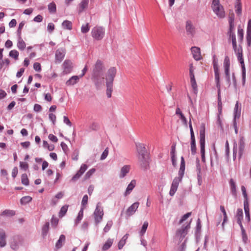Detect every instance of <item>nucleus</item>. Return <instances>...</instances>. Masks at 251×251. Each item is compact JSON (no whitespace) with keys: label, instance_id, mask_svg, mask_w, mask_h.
Returning <instances> with one entry per match:
<instances>
[{"label":"nucleus","instance_id":"1","mask_svg":"<svg viewBox=\"0 0 251 251\" xmlns=\"http://www.w3.org/2000/svg\"><path fill=\"white\" fill-rule=\"evenodd\" d=\"M104 68L101 61L98 60L93 71L92 80L97 89L99 90L104 86Z\"/></svg>","mask_w":251,"mask_h":251},{"label":"nucleus","instance_id":"2","mask_svg":"<svg viewBox=\"0 0 251 251\" xmlns=\"http://www.w3.org/2000/svg\"><path fill=\"white\" fill-rule=\"evenodd\" d=\"M138 162L142 168H146L148 165L149 154L145 144L135 143Z\"/></svg>","mask_w":251,"mask_h":251},{"label":"nucleus","instance_id":"3","mask_svg":"<svg viewBox=\"0 0 251 251\" xmlns=\"http://www.w3.org/2000/svg\"><path fill=\"white\" fill-rule=\"evenodd\" d=\"M116 69L115 67L110 68L107 72L105 75V85L106 87V94L107 98L111 97L113 91V81L116 74Z\"/></svg>","mask_w":251,"mask_h":251},{"label":"nucleus","instance_id":"4","mask_svg":"<svg viewBox=\"0 0 251 251\" xmlns=\"http://www.w3.org/2000/svg\"><path fill=\"white\" fill-rule=\"evenodd\" d=\"M200 144L201 160L203 163H205V126L204 125L201 126L200 130Z\"/></svg>","mask_w":251,"mask_h":251},{"label":"nucleus","instance_id":"5","mask_svg":"<svg viewBox=\"0 0 251 251\" xmlns=\"http://www.w3.org/2000/svg\"><path fill=\"white\" fill-rule=\"evenodd\" d=\"M211 7L214 13L219 18H223L225 17L224 8L220 3L219 0H213Z\"/></svg>","mask_w":251,"mask_h":251},{"label":"nucleus","instance_id":"6","mask_svg":"<svg viewBox=\"0 0 251 251\" xmlns=\"http://www.w3.org/2000/svg\"><path fill=\"white\" fill-rule=\"evenodd\" d=\"M185 160L183 156L181 157V163L180 166V168L178 171V176L176 177L172 183V185L177 187L178 186L179 183L181 181L182 178L184 176V171H185Z\"/></svg>","mask_w":251,"mask_h":251},{"label":"nucleus","instance_id":"7","mask_svg":"<svg viewBox=\"0 0 251 251\" xmlns=\"http://www.w3.org/2000/svg\"><path fill=\"white\" fill-rule=\"evenodd\" d=\"M215 80L216 87L218 89V109L219 115L221 114L222 111V102L221 96V84L220 81V74H215Z\"/></svg>","mask_w":251,"mask_h":251},{"label":"nucleus","instance_id":"8","mask_svg":"<svg viewBox=\"0 0 251 251\" xmlns=\"http://www.w3.org/2000/svg\"><path fill=\"white\" fill-rule=\"evenodd\" d=\"M92 36L97 40H101L105 34L104 29L101 26L94 27L92 30Z\"/></svg>","mask_w":251,"mask_h":251},{"label":"nucleus","instance_id":"9","mask_svg":"<svg viewBox=\"0 0 251 251\" xmlns=\"http://www.w3.org/2000/svg\"><path fill=\"white\" fill-rule=\"evenodd\" d=\"M100 202L97 203L94 212V219L96 224H98L101 221L103 216V208L100 206Z\"/></svg>","mask_w":251,"mask_h":251},{"label":"nucleus","instance_id":"10","mask_svg":"<svg viewBox=\"0 0 251 251\" xmlns=\"http://www.w3.org/2000/svg\"><path fill=\"white\" fill-rule=\"evenodd\" d=\"M185 29L188 35L193 36L196 33V28L190 20L186 22Z\"/></svg>","mask_w":251,"mask_h":251},{"label":"nucleus","instance_id":"11","mask_svg":"<svg viewBox=\"0 0 251 251\" xmlns=\"http://www.w3.org/2000/svg\"><path fill=\"white\" fill-rule=\"evenodd\" d=\"M239 159L241 158L243 155L245 153V141L244 137L241 136L240 137L239 141Z\"/></svg>","mask_w":251,"mask_h":251},{"label":"nucleus","instance_id":"12","mask_svg":"<svg viewBox=\"0 0 251 251\" xmlns=\"http://www.w3.org/2000/svg\"><path fill=\"white\" fill-rule=\"evenodd\" d=\"M73 68L72 62L69 60H66L62 64V68L63 69V73L65 74L70 73Z\"/></svg>","mask_w":251,"mask_h":251},{"label":"nucleus","instance_id":"13","mask_svg":"<svg viewBox=\"0 0 251 251\" xmlns=\"http://www.w3.org/2000/svg\"><path fill=\"white\" fill-rule=\"evenodd\" d=\"M139 205V202H135L130 206L126 211V215L127 217L132 215L136 211Z\"/></svg>","mask_w":251,"mask_h":251},{"label":"nucleus","instance_id":"14","mask_svg":"<svg viewBox=\"0 0 251 251\" xmlns=\"http://www.w3.org/2000/svg\"><path fill=\"white\" fill-rule=\"evenodd\" d=\"M191 52L193 58L197 61L200 60L201 59L200 49L197 47H193L191 49Z\"/></svg>","mask_w":251,"mask_h":251},{"label":"nucleus","instance_id":"15","mask_svg":"<svg viewBox=\"0 0 251 251\" xmlns=\"http://www.w3.org/2000/svg\"><path fill=\"white\" fill-rule=\"evenodd\" d=\"M65 51L63 49H58L55 53V60L59 63L61 62L65 57Z\"/></svg>","mask_w":251,"mask_h":251},{"label":"nucleus","instance_id":"16","mask_svg":"<svg viewBox=\"0 0 251 251\" xmlns=\"http://www.w3.org/2000/svg\"><path fill=\"white\" fill-rule=\"evenodd\" d=\"M190 228V224H188L186 226H183L180 229L177 230L176 234L181 237H184L187 233V230Z\"/></svg>","mask_w":251,"mask_h":251},{"label":"nucleus","instance_id":"17","mask_svg":"<svg viewBox=\"0 0 251 251\" xmlns=\"http://www.w3.org/2000/svg\"><path fill=\"white\" fill-rule=\"evenodd\" d=\"M6 233L3 229H0V247L3 248L6 245Z\"/></svg>","mask_w":251,"mask_h":251},{"label":"nucleus","instance_id":"18","mask_svg":"<svg viewBox=\"0 0 251 251\" xmlns=\"http://www.w3.org/2000/svg\"><path fill=\"white\" fill-rule=\"evenodd\" d=\"M88 196L85 195L83 196L82 201H81V208L80 210L79 211V220L82 218V214H83V210L85 208L86 205L87 204L88 202Z\"/></svg>","mask_w":251,"mask_h":251},{"label":"nucleus","instance_id":"19","mask_svg":"<svg viewBox=\"0 0 251 251\" xmlns=\"http://www.w3.org/2000/svg\"><path fill=\"white\" fill-rule=\"evenodd\" d=\"M66 240L65 236L62 234L60 236L59 239L57 240L55 244V248L57 250H59L62 248L63 244H64Z\"/></svg>","mask_w":251,"mask_h":251},{"label":"nucleus","instance_id":"20","mask_svg":"<svg viewBox=\"0 0 251 251\" xmlns=\"http://www.w3.org/2000/svg\"><path fill=\"white\" fill-rule=\"evenodd\" d=\"M136 185V181L135 180H132L130 182V183L128 185L127 187L126 188V191L125 193V196H126L129 195L132 190L134 189Z\"/></svg>","mask_w":251,"mask_h":251},{"label":"nucleus","instance_id":"21","mask_svg":"<svg viewBox=\"0 0 251 251\" xmlns=\"http://www.w3.org/2000/svg\"><path fill=\"white\" fill-rule=\"evenodd\" d=\"M17 48L21 50H25L26 47L25 42L22 39L21 36H19L17 45Z\"/></svg>","mask_w":251,"mask_h":251},{"label":"nucleus","instance_id":"22","mask_svg":"<svg viewBox=\"0 0 251 251\" xmlns=\"http://www.w3.org/2000/svg\"><path fill=\"white\" fill-rule=\"evenodd\" d=\"M244 208L246 218L248 219V221H250V209H249V205L248 201H244Z\"/></svg>","mask_w":251,"mask_h":251},{"label":"nucleus","instance_id":"23","mask_svg":"<svg viewBox=\"0 0 251 251\" xmlns=\"http://www.w3.org/2000/svg\"><path fill=\"white\" fill-rule=\"evenodd\" d=\"M130 170V166L128 165H125L121 170L120 177L123 178L125 177L126 175L129 172Z\"/></svg>","mask_w":251,"mask_h":251},{"label":"nucleus","instance_id":"24","mask_svg":"<svg viewBox=\"0 0 251 251\" xmlns=\"http://www.w3.org/2000/svg\"><path fill=\"white\" fill-rule=\"evenodd\" d=\"M229 185H230L231 192L233 196H236V183H235V181H234V180L232 178L230 179L229 180Z\"/></svg>","mask_w":251,"mask_h":251},{"label":"nucleus","instance_id":"25","mask_svg":"<svg viewBox=\"0 0 251 251\" xmlns=\"http://www.w3.org/2000/svg\"><path fill=\"white\" fill-rule=\"evenodd\" d=\"M62 26L64 29L71 30L72 28V23L69 21L65 20L62 23Z\"/></svg>","mask_w":251,"mask_h":251},{"label":"nucleus","instance_id":"26","mask_svg":"<svg viewBox=\"0 0 251 251\" xmlns=\"http://www.w3.org/2000/svg\"><path fill=\"white\" fill-rule=\"evenodd\" d=\"M236 217L237 218V223L242 222L243 217V210L241 208H238L237 210Z\"/></svg>","mask_w":251,"mask_h":251},{"label":"nucleus","instance_id":"27","mask_svg":"<svg viewBox=\"0 0 251 251\" xmlns=\"http://www.w3.org/2000/svg\"><path fill=\"white\" fill-rule=\"evenodd\" d=\"M190 77L191 86L193 89L194 93L196 94L197 92V85L195 76H190Z\"/></svg>","mask_w":251,"mask_h":251},{"label":"nucleus","instance_id":"28","mask_svg":"<svg viewBox=\"0 0 251 251\" xmlns=\"http://www.w3.org/2000/svg\"><path fill=\"white\" fill-rule=\"evenodd\" d=\"M113 242V240L111 239H108L106 242L104 243L102 247V250L106 251L109 249L112 246Z\"/></svg>","mask_w":251,"mask_h":251},{"label":"nucleus","instance_id":"29","mask_svg":"<svg viewBox=\"0 0 251 251\" xmlns=\"http://www.w3.org/2000/svg\"><path fill=\"white\" fill-rule=\"evenodd\" d=\"M19 52L16 50H11L9 53V56L14 58L15 60H17L19 59Z\"/></svg>","mask_w":251,"mask_h":251},{"label":"nucleus","instance_id":"30","mask_svg":"<svg viewBox=\"0 0 251 251\" xmlns=\"http://www.w3.org/2000/svg\"><path fill=\"white\" fill-rule=\"evenodd\" d=\"M238 60L239 61L241 65V67L245 66L244 62V59L243 57V51L242 50H238V52L236 53Z\"/></svg>","mask_w":251,"mask_h":251},{"label":"nucleus","instance_id":"31","mask_svg":"<svg viewBox=\"0 0 251 251\" xmlns=\"http://www.w3.org/2000/svg\"><path fill=\"white\" fill-rule=\"evenodd\" d=\"M78 77L77 75H75L71 77L67 82L66 85L68 86L72 85L76 83Z\"/></svg>","mask_w":251,"mask_h":251},{"label":"nucleus","instance_id":"32","mask_svg":"<svg viewBox=\"0 0 251 251\" xmlns=\"http://www.w3.org/2000/svg\"><path fill=\"white\" fill-rule=\"evenodd\" d=\"M236 3L235 4L236 12L238 15L241 14L242 13V6L240 0H236Z\"/></svg>","mask_w":251,"mask_h":251},{"label":"nucleus","instance_id":"33","mask_svg":"<svg viewBox=\"0 0 251 251\" xmlns=\"http://www.w3.org/2000/svg\"><path fill=\"white\" fill-rule=\"evenodd\" d=\"M32 198L30 196H25L22 198L20 202L23 205H25L32 201Z\"/></svg>","mask_w":251,"mask_h":251},{"label":"nucleus","instance_id":"34","mask_svg":"<svg viewBox=\"0 0 251 251\" xmlns=\"http://www.w3.org/2000/svg\"><path fill=\"white\" fill-rule=\"evenodd\" d=\"M148 225H149V223L147 221L144 222V223L142 226L141 229L140 231V235L141 236H142L145 234V233L146 231V230L148 228Z\"/></svg>","mask_w":251,"mask_h":251},{"label":"nucleus","instance_id":"35","mask_svg":"<svg viewBox=\"0 0 251 251\" xmlns=\"http://www.w3.org/2000/svg\"><path fill=\"white\" fill-rule=\"evenodd\" d=\"M22 183L24 185L27 186L29 184V181L27 176L26 174H24L21 176Z\"/></svg>","mask_w":251,"mask_h":251},{"label":"nucleus","instance_id":"36","mask_svg":"<svg viewBox=\"0 0 251 251\" xmlns=\"http://www.w3.org/2000/svg\"><path fill=\"white\" fill-rule=\"evenodd\" d=\"M49 230V223H46L42 227V235L43 237H45Z\"/></svg>","mask_w":251,"mask_h":251},{"label":"nucleus","instance_id":"37","mask_svg":"<svg viewBox=\"0 0 251 251\" xmlns=\"http://www.w3.org/2000/svg\"><path fill=\"white\" fill-rule=\"evenodd\" d=\"M48 9L51 13H54L56 11V5L54 2H51L48 5Z\"/></svg>","mask_w":251,"mask_h":251},{"label":"nucleus","instance_id":"38","mask_svg":"<svg viewBox=\"0 0 251 251\" xmlns=\"http://www.w3.org/2000/svg\"><path fill=\"white\" fill-rule=\"evenodd\" d=\"M96 172V169L95 168H92L90 170H89L85 174L84 176V179L87 180L89 178H90L91 176L94 174V173Z\"/></svg>","mask_w":251,"mask_h":251},{"label":"nucleus","instance_id":"39","mask_svg":"<svg viewBox=\"0 0 251 251\" xmlns=\"http://www.w3.org/2000/svg\"><path fill=\"white\" fill-rule=\"evenodd\" d=\"M68 210V206L67 205H64L61 208V209L60 210L59 216L60 217H63L65 214L66 213Z\"/></svg>","mask_w":251,"mask_h":251},{"label":"nucleus","instance_id":"40","mask_svg":"<svg viewBox=\"0 0 251 251\" xmlns=\"http://www.w3.org/2000/svg\"><path fill=\"white\" fill-rule=\"evenodd\" d=\"M90 30V26L89 24L87 23L85 25H83L81 27V31L83 33H86L88 32Z\"/></svg>","mask_w":251,"mask_h":251},{"label":"nucleus","instance_id":"41","mask_svg":"<svg viewBox=\"0 0 251 251\" xmlns=\"http://www.w3.org/2000/svg\"><path fill=\"white\" fill-rule=\"evenodd\" d=\"M112 225H113L112 221H108L107 222L105 226L103 228V232H105V233L107 232L110 230L111 227H112Z\"/></svg>","mask_w":251,"mask_h":251},{"label":"nucleus","instance_id":"42","mask_svg":"<svg viewBox=\"0 0 251 251\" xmlns=\"http://www.w3.org/2000/svg\"><path fill=\"white\" fill-rule=\"evenodd\" d=\"M224 68H229L230 67V60L229 58L226 56L225 57L224 61Z\"/></svg>","mask_w":251,"mask_h":251},{"label":"nucleus","instance_id":"43","mask_svg":"<svg viewBox=\"0 0 251 251\" xmlns=\"http://www.w3.org/2000/svg\"><path fill=\"white\" fill-rule=\"evenodd\" d=\"M201 221L200 219H198L197 222V226H196V234L198 235V234L200 233L201 230Z\"/></svg>","mask_w":251,"mask_h":251},{"label":"nucleus","instance_id":"44","mask_svg":"<svg viewBox=\"0 0 251 251\" xmlns=\"http://www.w3.org/2000/svg\"><path fill=\"white\" fill-rule=\"evenodd\" d=\"M199 162H200L199 159H197V171H198L197 176H198V179L199 182H200V180L201 178V167H200V166L199 164Z\"/></svg>","mask_w":251,"mask_h":251},{"label":"nucleus","instance_id":"45","mask_svg":"<svg viewBox=\"0 0 251 251\" xmlns=\"http://www.w3.org/2000/svg\"><path fill=\"white\" fill-rule=\"evenodd\" d=\"M88 166L85 164L81 165L79 168V177L84 173V172L87 169Z\"/></svg>","mask_w":251,"mask_h":251},{"label":"nucleus","instance_id":"46","mask_svg":"<svg viewBox=\"0 0 251 251\" xmlns=\"http://www.w3.org/2000/svg\"><path fill=\"white\" fill-rule=\"evenodd\" d=\"M10 247L13 250H17L19 248V244L16 241L14 240L10 243Z\"/></svg>","mask_w":251,"mask_h":251},{"label":"nucleus","instance_id":"47","mask_svg":"<svg viewBox=\"0 0 251 251\" xmlns=\"http://www.w3.org/2000/svg\"><path fill=\"white\" fill-rule=\"evenodd\" d=\"M108 152H109V151H108V148H106L104 151H103V152L102 153L101 155V156H100V160H103L104 159H105L108 154Z\"/></svg>","mask_w":251,"mask_h":251},{"label":"nucleus","instance_id":"48","mask_svg":"<svg viewBox=\"0 0 251 251\" xmlns=\"http://www.w3.org/2000/svg\"><path fill=\"white\" fill-rule=\"evenodd\" d=\"M191 150L192 154L194 155L196 154L197 151L196 142H191Z\"/></svg>","mask_w":251,"mask_h":251},{"label":"nucleus","instance_id":"49","mask_svg":"<svg viewBox=\"0 0 251 251\" xmlns=\"http://www.w3.org/2000/svg\"><path fill=\"white\" fill-rule=\"evenodd\" d=\"M241 190L243 193V197L245 199L244 201H248V196L246 192V190L244 186H241Z\"/></svg>","mask_w":251,"mask_h":251},{"label":"nucleus","instance_id":"50","mask_svg":"<svg viewBox=\"0 0 251 251\" xmlns=\"http://www.w3.org/2000/svg\"><path fill=\"white\" fill-rule=\"evenodd\" d=\"M247 41L249 46L251 45V31H247Z\"/></svg>","mask_w":251,"mask_h":251},{"label":"nucleus","instance_id":"51","mask_svg":"<svg viewBox=\"0 0 251 251\" xmlns=\"http://www.w3.org/2000/svg\"><path fill=\"white\" fill-rule=\"evenodd\" d=\"M177 187L171 185V189L170 190L169 194L171 196H173L177 189Z\"/></svg>","mask_w":251,"mask_h":251},{"label":"nucleus","instance_id":"52","mask_svg":"<svg viewBox=\"0 0 251 251\" xmlns=\"http://www.w3.org/2000/svg\"><path fill=\"white\" fill-rule=\"evenodd\" d=\"M238 35L240 39V40L242 41L243 39L244 36V30L243 29L240 28L238 27Z\"/></svg>","mask_w":251,"mask_h":251},{"label":"nucleus","instance_id":"53","mask_svg":"<svg viewBox=\"0 0 251 251\" xmlns=\"http://www.w3.org/2000/svg\"><path fill=\"white\" fill-rule=\"evenodd\" d=\"M191 214V212L187 213L186 214H184L179 221V224H181L182 223H183L184 221H185Z\"/></svg>","mask_w":251,"mask_h":251},{"label":"nucleus","instance_id":"54","mask_svg":"<svg viewBox=\"0 0 251 251\" xmlns=\"http://www.w3.org/2000/svg\"><path fill=\"white\" fill-rule=\"evenodd\" d=\"M24 25H25L24 22H22L21 23H20V24L19 25L18 29L17 30V32H18V34L19 36H21V30H22V29L23 28V27H24Z\"/></svg>","mask_w":251,"mask_h":251},{"label":"nucleus","instance_id":"55","mask_svg":"<svg viewBox=\"0 0 251 251\" xmlns=\"http://www.w3.org/2000/svg\"><path fill=\"white\" fill-rule=\"evenodd\" d=\"M33 68L35 71H36L37 72L41 71V68L40 64L38 62L34 63L33 64Z\"/></svg>","mask_w":251,"mask_h":251},{"label":"nucleus","instance_id":"56","mask_svg":"<svg viewBox=\"0 0 251 251\" xmlns=\"http://www.w3.org/2000/svg\"><path fill=\"white\" fill-rule=\"evenodd\" d=\"M89 0H82V1L81 2V8L82 10L86 8L88 4Z\"/></svg>","mask_w":251,"mask_h":251},{"label":"nucleus","instance_id":"57","mask_svg":"<svg viewBox=\"0 0 251 251\" xmlns=\"http://www.w3.org/2000/svg\"><path fill=\"white\" fill-rule=\"evenodd\" d=\"M194 70H195V68H194V66L193 65V64L192 63L190 64V65H189V75H190V76H195L194 73Z\"/></svg>","mask_w":251,"mask_h":251},{"label":"nucleus","instance_id":"58","mask_svg":"<svg viewBox=\"0 0 251 251\" xmlns=\"http://www.w3.org/2000/svg\"><path fill=\"white\" fill-rule=\"evenodd\" d=\"M232 44L233 49L236 53L238 52V50H242V49L241 47L237 48L236 42H233Z\"/></svg>","mask_w":251,"mask_h":251},{"label":"nucleus","instance_id":"59","mask_svg":"<svg viewBox=\"0 0 251 251\" xmlns=\"http://www.w3.org/2000/svg\"><path fill=\"white\" fill-rule=\"evenodd\" d=\"M20 166L21 168L26 170L28 169V164L25 162H20Z\"/></svg>","mask_w":251,"mask_h":251},{"label":"nucleus","instance_id":"60","mask_svg":"<svg viewBox=\"0 0 251 251\" xmlns=\"http://www.w3.org/2000/svg\"><path fill=\"white\" fill-rule=\"evenodd\" d=\"M227 34L229 36V39H231L232 43L233 42H236V36H235V33L234 32L233 33H227Z\"/></svg>","mask_w":251,"mask_h":251},{"label":"nucleus","instance_id":"61","mask_svg":"<svg viewBox=\"0 0 251 251\" xmlns=\"http://www.w3.org/2000/svg\"><path fill=\"white\" fill-rule=\"evenodd\" d=\"M213 63H214L213 69H214V74L219 73V67H218L217 62H216L215 60H214Z\"/></svg>","mask_w":251,"mask_h":251},{"label":"nucleus","instance_id":"62","mask_svg":"<svg viewBox=\"0 0 251 251\" xmlns=\"http://www.w3.org/2000/svg\"><path fill=\"white\" fill-rule=\"evenodd\" d=\"M54 29V25L52 23H50L48 25V30L50 33L52 32Z\"/></svg>","mask_w":251,"mask_h":251},{"label":"nucleus","instance_id":"63","mask_svg":"<svg viewBox=\"0 0 251 251\" xmlns=\"http://www.w3.org/2000/svg\"><path fill=\"white\" fill-rule=\"evenodd\" d=\"M90 128L92 130H97L99 128V125L97 123L93 122L90 126Z\"/></svg>","mask_w":251,"mask_h":251},{"label":"nucleus","instance_id":"64","mask_svg":"<svg viewBox=\"0 0 251 251\" xmlns=\"http://www.w3.org/2000/svg\"><path fill=\"white\" fill-rule=\"evenodd\" d=\"M49 119L50 121H52L53 125L55 124V121H56V116L53 113H50L49 115Z\"/></svg>","mask_w":251,"mask_h":251}]
</instances>
